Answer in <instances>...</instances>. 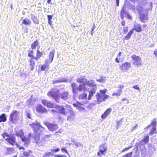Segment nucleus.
I'll return each mask as SVG.
<instances>
[{
    "mask_svg": "<svg viewBox=\"0 0 157 157\" xmlns=\"http://www.w3.org/2000/svg\"><path fill=\"white\" fill-rule=\"evenodd\" d=\"M31 18L32 20L34 23L37 24H39V21L38 20L37 17H35L34 15H31Z\"/></svg>",
    "mask_w": 157,
    "mask_h": 157,
    "instance_id": "obj_24",
    "label": "nucleus"
},
{
    "mask_svg": "<svg viewBox=\"0 0 157 157\" xmlns=\"http://www.w3.org/2000/svg\"><path fill=\"white\" fill-rule=\"evenodd\" d=\"M38 42L37 40H36V41L34 42L33 44H31V48L33 49H34L36 48V47L38 45Z\"/></svg>",
    "mask_w": 157,
    "mask_h": 157,
    "instance_id": "obj_34",
    "label": "nucleus"
},
{
    "mask_svg": "<svg viewBox=\"0 0 157 157\" xmlns=\"http://www.w3.org/2000/svg\"><path fill=\"white\" fill-rule=\"evenodd\" d=\"M22 23L24 25H30L31 24V21L30 19L28 18L24 19L22 21Z\"/></svg>",
    "mask_w": 157,
    "mask_h": 157,
    "instance_id": "obj_22",
    "label": "nucleus"
},
{
    "mask_svg": "<svg viewBox=\"0 0 157 157\" xmlns=\"http://www.w3.org/2000/svg\"><path fill=\"white\" fill-rule=\"evenodd\" d=\"M16 135L17 136H19L21 138L23 136V132L22 130H20L19 132L16 133Z\"/></svg>",
    "mask_w": 157,
    "mask_h": 157,
    "instance_id": "obj_40",
    "label": "nucleus"
},
{
    "mask_svg": "<svg viewBox=\"0 0 157 157\" xmlns=\"http://www.w3.org/2000/svg\"><path fill=\"white\" fill-rule=\"evenodd\" d=\"M146 144L142 140H141L139 141V143H138V146L141 150L142 148H144V145Z\"/></svg>",
    "mask_w": 157,
    "mask_h": 157,
    "instance_id": "obj_28",
    "label": "nucleus"
},
{
    "mask_svg": "<svg viewBox=\"0 0 157 157\" xmlns=\"http://www.w3.org/2000/svg\"><path fill=\"white\" fill-rule=\"evenodd\" d=\"M127 18L129 19H131L132 18L131 15L128 14H127Z\"/></svg>",
    "mask_w": 157,
    "mask_h": 157,
    "instance_id": "obj_60",
    "label": "nucleus"
},
{
    "mask_svg": "<svg viewBox=\"0 0 157 157\" xmlns=\"http://www.w3.org/2000/svg\"><path fill=\"white\" fill-rule=\"evenodd\" d=\"M96 90L94 88H93L91 90L89 91L88 97L87 99L88 100H90L94 94H95Z\"/></svg>",
    "mask_w": 157,
    "mask_h": 157,
    "instance_id": "obj_17",
    "label": "nucleus"
},
{
    "mask_svg": "<svg viewBox=\"0 0 157 157\" xmlns=\"http://www.w3.org/2000/svg\"><path fill=\"white\" fill-rule=\"evenodd\" d=\"M53 155V153L52 151L51 152H47L46 153V154L44 155L43 157H50L51 156H52Z\"/></svg>",
    "mask_w": 157,
    "mask_h": 157,
    "instance_id": "obj_37",
    "label": "nucleus"
},
{
    "mask_svg": "<svg viewBox=\"0 0 157 157\" xmlns=\"http://www.w3.org/2000/svg\"><path fill=\"white\" fill-rule=\"evenodd\" d=\"M23 154L24 156L26 157H28L30 155L29 151H24Z\"/></svg>",
    "mask_w": 157,
    "mask_h": 157,
    "instance_id": "obj_45",
    "label": "nucleus"
},
{
    "mask_svg": "<svg viewBox=\"0 0 157 157\" xmlns=\"http://www.w3.org/2000/svg\"><path fill=\"white\" fill-rule=\"evenodd\" d=\"M27 117H28L29 118V119L31 118L30 114V113H27Z\"/></svg>",
    "mask_w": 157,
    "mask_h": 157,
    "instance_id": "obj_63",
    "label": "nucleus"
},
{
    "mask_svg": "<svg viewBox=\"0 0 157 157\" xmlns=\"http://www.w3.org/2000/svg\"><path fill=\"white\" fill-rule=\"evenodd\" d=\"M132 152H131L124 155L123 157H132Z\"/></svg>",
    "mask_w": 157,
    "mask_h": 157,
    "instance_id": "obj_43",
    "label": "nucleus"
},
{
    "mask_svg": "<svg viewBox=\"0 0 157 157\" xmlns=\"http://www.w3.org/2000/svg\"><path fill=\"white\" fill-rule=\"evenodd\" d=\"M51 151H52L53 153L54 152H58L60 150V149L59 148H57L56 149H51Z\"/></svg>",
    "mask_w": 157,
    "mask_h": 157,
    "instance_id": "obj_51",
    "label": "nucleus"
},
{
    "mask_svg": "<svg viewBox=\"0 0 157 157\" xmlns=\"http://www.w3.org/2000/svg\"><path fill=\"white\" fill-rule=\"evenodd\" d=\"M140 19L142 22H144V20H147V19L146 16L144 14H141L140 15Z\"/></svg>",
    "mask_w": 157,
    "mask_h": 157,
    "instance_id": "obj_31",
    "label": "nucleus"
},
{
    "mask_svg": "<svg viewBox=\"0 0 157 157\" xmlns=\"http://www.w3.org/2000/svg\"><path fill=\"white\" fill-rule=\"evenodd\" d=\"M116 2L117 6H118L119 4V0H116Z\"/></svg>",
    "mask_w": 157,
    "mask_h": 157,
    "instance_id": "obj_64",
    "label": "nucleus"
},
{
    "mask_svg": "<svg viewBox=\"0 0 157 157\" xmlns=\"http://www.w3.org/2000/svg\"><path fill=\"white\" fill-rule=\"evenodd\" d=\"M71 86L73 93L75 94H77L76 91L77 90V87L78 86L77 84L74 83H72L71 84Z\"/></svg>",
    "mask_w": 157,
    "mask_h": 157,
    "instance_id": "obj_21",
    "label": "nucleus"
},
{
    "mask_svg": "<svg viewBox=\"0 0 157 157\" xmlns=\"http://www.w3.org/2000/svg\"><path fill=\"white\" fill-rule=\"evenodd\" d=\"M45 124L47 127L48 129L51 131H55L59 128L58 125L56 124L46 122L45 123Z\"/></svg>",
    "mask_w": 157,
    "mask_h": 157,
    "instance_id": "obj_7",
    "label": "nucleus"
},
{
    "mask_svg": "<svg viewBox=\"0 0 157 157\" xmlns=\"http://www.w3.org/2000/svg\"><path fill=\"white\" fill-rule=\"evenodd\" d=\"M106 91V90H100V92L101 93V94H102V95H105V93Z\"/></svg>",
    "mask_w": 157,
    "mask_h": 157,
    "instance_id": "obj_52",
    "label": "nucleus"
},
{
    "mask_svg": "<svg viewBox=\"0 0 157 157\" xmlns=\"http://www.w3.org/2000/svg\"><path fill=\"white\" fill-rule=\"evenodd\" d=\"M48 96H50L54 99L57 102H59L60 98L64 100H66L69 98V95L68 92H64L61 93L60 95H58V92L57 90L52 89L51 91L48 94Z\"/></svg>",
    "mask_w": 157,
    "mask_h": 157,
    "instance_id": "obj_2",
    "label": "nucleus"
},
{
    "mask_svg": "<svg viewBox=\"0 0 157 157\" xmlns=\"http://www.w3.org/2000/svg\"><path fill=\"white\" fill-rule=\"evenodd\" d=\"M74 105L80 112H84L85 111V108L82 106V105L80 102H78L77 103V105L74 104Z\"/></svg>",
    "mask_w": 157,
    "mask_h": 157,
    "instance_id": "obj_11",
    "label": "nucleus"
},
{
    "mask_svg": "<svg viewBox=\"0 0 157 157\" xmlns=\"http://www.w3.org/2000/svg\"><path fill=\"white\" fill-rule=\"evenodd\" d=\"M156 127H152L149 134L151 135H153V134H154L155 132L156 131Z\"/></svg>",
    "mask_w": 157,
    "mask_h": 157,
    "instance_id": "obj_41",
    "label": "nucleus"
},
{
    "mask_svg": "<svg viewBox=\"0 0 157 157\" xmlns=\"http://www.w3.org/2000/svg\"><path fill=\"white\" fill-rule=\"evenodd\" d=\"M112 109L111 108L108 109L102 114L101 116V117L102 119H104L107 117L110 114V113L111 112Z\"/></svg>",
    "mask_w": 157,
    "mask_h": 157,
    "instance_id": "obj_13",
    "label": "nucleus"
},
{
    "mask_svg": "<svg viewBox=\"0 0 157 157\" xmlns=\"http://www.w3.org/2000/svg\"><path fill=\"white\" fill-rule=\"evenodd\" d=\"M2 137L9 143L12 145L16 144L15 138L14 137L10 136L7 132H5L2 135Z\"/></svg>",
    "mask_w": 157,
    "mask_h": 157,
    "instance_id": "obj_3",
    "label": "nucleus"
},
{
    "mask_svg": "<svg viewBox=\"0 0 157 157\" xmlns=\"http://www.w3.org/2000/svg\"><path fill=\"white\" fill-rule=\"evenodd\" d=\"M105 95H102V94H100L98 93H97L96 95V97L97 99V102L98 103H99L102 102V100L104 97Z\"/></svg>",
    "mask_w": 157,
    "mask_h": 157,
    "instance_id": "obj_14",
    "label": "nucleus"
},
{
    "mask_svg": "<svg viewBox=\"0 0 157 157\" xmlns=\"http://www.w3.org/2000/svg\"><path fill=\"white\" fill-rule=\"evenodd\" d=\"M122 93V91L121 90H118L117 92L116 93H114L112 94V96H116L117 97L121 95Z\"/></svg>",
    "mask_w": 157,
    "mask_h": 157,
    "instance_id": "obj_30",
    "label": "nucleus"
},
{
    "mask_svg": "<svg viewBox=\"0 0 157 157\" xmlns=\"http://www.w3.org/2000/svg\"><path fill=\"white\" fill-rule=\"evenodd\" d=\"M57 109L59 112L61 113L65 116L67 115V113L65 111V109L63 106H59Z\"/></svg>",
    "mask_w": 157,
    "mask_h": 157,
    "instance_id": "obj_19",
    "label": "nucleus"
},
{
    "mask_svg": "<svg viewBox=\"0 0 157 157\" xmlns=\"http://www.w3.org/2000/svg\"><path fill=\"white\" fill-rule=\"evenodd\" d=\"M142 7L140 5H138L136 7V10L138 11L139 13H140V12H141L142 10Z\"/></svg>",
    "mask_w": 157,
    "mask_h": 157,
    "instance_id": "obj_42",
    "label": "nucleus"
},
{
    "mask_svg": "<svg viewBox=\"0 0 157 157\" xmlns=\"http://www.w3.org/2000/svg\"><path fill=\"white\" fill-rule=\"evenodd\" d=\"M42 103L43 105H46L48 107L53 108L54 106V105L51 103L50 101L47 100H42Z\"/></svg>",
    "mask_w": 157,
    "mask_h": 157,
    "instance_id": "obj_10",
    "label": "nucleus"
},
{
    "mask_svg": "<svg viewBox=\"0 0 157 157\" xmlns=\"http://www.w3.org/2000/svg\"><path fill=\"white\" fill-rule=\"evenodd\" d=\"M36 111L40 113H47V109L41 105H39L36 107Z\"/></svg>",
    "mask_w": 157,
    "mask_h": 157,
    "instance_id": "obj_9",
    "label": "nucleus"
},
{
    "mask_svg": "<svg viewBox=\"0 0 157 157\" xmlns=\"http://www.w3.org/2000/svg\"><path fill=\"white\" fill-rule=\"evenodd\" d=\"M14 152L13 148H8L7 149V153L9 154H10Z\"/></svg>",
    "mask_w": 157,
    "mask_h": 157,
    "instance_id": "obj_35",
    "label": "nucleus"
},
{
    "mask_svg": "<svg viewBox=\"0 0 157 157\" xmlns=\"http://www.w3.org/2000/svg\"><path fill=\"white\" fill-rule=\"evenodd\" d=\"M125 8L124 7V5L123 6L122 10L121 11V14L122 18L124 17V14L125 13Z\"/></svg>",
    "mask_w": 157,
    "mask_h": 157,
    "instance_id": "obj_38",
    "label": "nucleus"
},
{
    "mask_svg": "<svg viewBox=\"0 0 157 157\" xmlns=\"http://www.w3.org/2000/svg\"><path fill=\"white\" fill-rule=\"evenodd\" d=\"M79 98L82 99H86L87 98V94L86 93H82L79 95Z\"/></svg>",
    "mask_w": 157,
    "mask_h": 157,
    "instance_id": "obj_32",
    "label": "nucleus"
},
{
    "mask_svg": "<svg viewBox=\"0 0 157 157\" xmlns=\"http://www.w3.org/2000/svg\"><path fill=\"white\" fill-rule=\"evenodd\" d=\"M85 85H87L90 87H92L94 86V82L93 80L87 81L85 83Z\"/></svg>",
    "mask_w": 157,
    "mask_h": 157,
    "instance_id": "obj_25",
    "label": "nucleus"
},
{
    "mask_svg": "<svg viewBox=\"0 0 157 157\" xmlns=\"http://www.w3.org/2000/svg\"><path fill=\"white\" fill-rule=\"evenodd\" d=\"M77 89L79 92H84L89 90V88L86 86L85 84H80L77 87Z\"/></svg>",
    "mask_w": 157,
    "mask_h": 157,
    "instance_id": "obj_8",
    "label": "nucleus"
},
{
    "mask_svg": "<svg viewBox=\"0 0 157 157\" xmlns=\"http://www.w3.org/2000/svg\"><path fill=\"white\" fill-rule=\"evenodd\" d=\"M156 121L155 120L153 121L150 124V125L148 126L147 128H151V127H156Z\"/></svg>",
    "mask_w": 157,
    "mask_h": 157,
    "instance_id": "obj_36",
    "label": "nucleus"
},
{
    "mask_svg": "<svg viewBox=\"0 0 157 157\" xmlns=\"http://www.w3.org/2000/svg\"><path fill=\"white\" fill-rule=\"evenodd\" d=\"M145 143L147 144L149 141V136H144L143 139L142 140Z\"/></svg>",
    "mask_w": 157,
    "mask_h": 157,
    "instance_id": "obj_33",
    "label": "nucleus"
},
{
    "mask_svg": "<svg viewBox=\"0 0 157 157\" xmlns=\"http://www.w3.org/2000/svg\"><path fill=\"white\" fill-rule=\"evenodd\" d=\"M75 146L77 147H79L83 146V145H82V144L79 142L75 143Z\"/></svg>",
    "mask_w": 157,
    "mask_h": 157,
    "instance_id": "obj_46",
    "label": "nucleus"
},
{
    "mask_svg": "<svg viewBox=\"0 0 157 157\" xmlns=\"http://www.w3.org/2000/svg\"><path fill=\"white\" fill-rule=\"evenodd\" d=\"M132 59V63L135 66L140 67L142 63V60L140 57L136 55H133L131 56Z\"/></svg>",
    "mask_w": 157,
    "mask_h": 157,
    "instance_id": "obj_4",
    "label": "nucleus"
},
{
    "mask_svg": "<svg viewBox=\"0 0 157 157\" xmlns=\"http://www.w3.org/2000/svg\"><path fill=\"white\" fill-rule=\"evenodd\" d=\"M33 50H30L29 52L28 56L29 57H32L33 54Z\"/></svg>",
    "mask_w": 157,
    "mask_h": 157,
    "instance_id": "obj_49",
    "label": "nucleus"
},
{
    "mask_svg": "<svg viewBox=\"0 0 157 157\" xmlns=\"http://www.w3.org/2000/svg\"><path fill=\"white\" fill-rule=\"evenodd\" d=\"M61 151L63 152H65L67 154H68V152L67 151L65 148H62L61 149Z\"/></svg>",
    "mask_w": 157,
    "mask_h": 157,
    "instance_id": "obj_53",
    "label": "nucleus"
},
{
    "mask_svg": "<svg viewBox=\"0 0 157 157\" xmlns=\"http://www.w3.org/2000/svg\"><path fill=\"white\" fill-rule=\"evenodd\" d=\"M106 78L104 76H102L99 79H97V81L102 83L105 82V81Z\"/></svg>",
    "mask_w": 157,
    "mask_h": 157,
    "instance_id": "obj_39",
    "label": "nucleus"
},
{
    "mask_svg": "<svg viewBox=\"0 0 157 157\" xmlns=\"http://www.w3.org/2000/svg\"><path fill=\"white\" fill-rule=\"evenodd\" d=\"M19 113L16 110H13L10 116L9 121L13 123L17 119Z\"/></svg>",
    "mask_w": 157,
    "mask_h": 157,
    "instance_id": "obj_6",
    "label": "nucleus"
},
{
    "mask_svg": "<svg viewBox=\"0 0 157 157\" xmlns=\"http://www.w3.org/2000/svg\"><path fill=\"white\" fill-rule=\"evenodd\" d=\"M133 31L134 29H132L131 31L129 32L127 35L125 36L124 39L125 40L129 39L130 38L131 35L133 33Z\"/></svg>",
    "mask_w": 157,
    "mask_h": 157,
    "instance_id": "obj_29",
    "label": "nucleus"
},
{
    "mask_svg": "<svg viewBox=\"0 0 157 157\" xmlns=\"http://www.w3.org/2000/svg\"><path fill=\"white\" fill-rule=\"evenodd\" d=\"M107 146L105 143L100 145L99 147V151L97 153L98 156L99 157H101V155H105V152L107 151Z\"/></svg>",
    "mask_w": 157,
    "mask_h": 157,
    "instance_id": "obj_5",
    "label": "nucleus"
},
{
    "mask_svg": "<svg viewBox=\"0 0 157 157\" xmlns=\"http://www.w3.org/2000/svg\"><path fill=\"white\" fill-rule=\"evenodd\" d=\"M134 28L132 29H134V31L135 30L136 32H139L141 31L142 30L141 26L139 24H134Z\"/></svg>",
    "mask_w": 157,
    "mask_h": 157,
    "instance_id": "obj_15",
    "label": "nucleus"
},
{
    "mask_svg": "<svg viewBox=\"0 0 157 157\" xmlns=\"http://www.w3.org/2000/svg\"><path fill=\"white\" fill-rule=\"evenodd\" d=\"M54 157H67V156L64 155H56L54 156Z\"/></svg>",
    "mask_w": 157,
    "mask_h": 157,
    "instance_id": "obj_54",
    "label": "nucleus"
},
{
    "mask_svg": "<svg viewBox=\"0 0 157 157\" xmlns=\"http://www.w3.org/2000/svg\"><path fill=\"white\" fill-rule=\"evenodd\" d=\"M130 148V147H127V148H124V149L123 150H122V152H124L126 150H128V149H129Z\"/></svg>",
    "mask_w": 157,
    "mask_h": 157,
    "instance_id": "obj_62",
    "label": "nucleus"
},
{
    "mask_svg": "<svg viewBox=\"0 0 157 157\" xmlns=\"http://www.w3.org/2000/svg\"><path fill=\"white\" fill-rule=\"evenodd\" d=\"M47 17H48V21H50L51 20L52 18V15H48Z\"/></svg>",
    "mask_w": 157,
    "mask_h": 157,
    "instance_id": "obj_57",
    "label": "nucleus"
},
{
    "mask_svg": "<svg viewBox=\"0 0 157 157\" xmlns=\"http://www.w3.org/2000/svg\"><path fill=\"white\" fill-rule=\"evenodd\" d=\"M39 58L37 56V57H35L34 56H33L32 57V58L31 59H33H33H35L37 60L39 59Z\"/></svg>",
    "mask_w": 157,
    "mask_h": 157,
    "instance_id": "obj_58",
    "label": "nucleus"
},
{
    "mask_svg": "<svg viewBox=\"0 0 157 157\" xmlns=\"http://www.w3.org/2000/svg\"><path fill=\"white\" fill-rule=\"evenodd\" d=\"M154 54L155 55V56L157 57V49H155L154 52Z\"/></svg>",
    "mask_w": 157,
    "mask_h": 157,
    "instance_id": "obj_61",
    "label": "nucleus"
},
{
    "mask_svg": "<svg viewBox=\"0 0 157 157\" xmlns=\"http://www.w3.org/2000/svg\"><path fill=\"white\" fill-rule=\"evenodd\" d=\"M43 53L42 52H40L39 50H38L37 52L36 56L39 58H40L42 55Z\"/></svg>",
    "mask_w": 157,
    "mask_h": 157,
    "instance_id": "obj_44",
    "label": "nucleus"
},
{
    "mask_svg": "<svg viewBox=\"0 0 157 157\" xmlns=\"http://www.w3.org/2000/svg\"><path fill=\"white\" fill-rule=\"evenodd\" d=\"M6 120V114L5 113L2 114L0 116V123L5 122Z\"/></svg>",
    "mask_w": 157,
    "mask_h": 157,
    "instance_id": "obj_23",
    "label": "nucleus"
},
{
    "mask_svg": "<svg viewBox=\"0 0 157 157\" xmlns=\"http://www.w3.org/2000/svg\"><path fill=\"white\" fill-rule=\"evenodd\" d=\"M130 63L129 62H125L123 63L121 67L122 70H128L130 67Z\"/></svg>",
    "mask_w": 157,
    "mask_h": 157,
    "instance_id": "obj_12",
    "label": "nucleus"
},
{
    "mask_svg": "<svg viewBox=\"0 0 157 157\" xmlns=\"http://www.w3.org/2000/svg\"><path fill=\"white\" fill-rule=\"evenodd\" d=\"M119 90H121V91H122V90L123 89L124 87V86L123 85H120L119 86Z\"/></svg>",
    "mask_w": 157,
    "mask_h": 157,
    "instance_id": "obj_59",
    "label": "nucleus"
},
{
    "mask_svg": "<svg viewBox=\"0 0 157 157\" xmlns=\"http://www.w3.org/2000/svg\"><path fill=\"white\" fill-rule=\"evenodd\" d=\"M132 88L134 89H136L137 90H140V88L137 85H135V86H133Z\"/></svg>",
    "mask_w": 157,
    "mask_h": 157,
    "instance_id": "obj_56",
    "label": "nucleus"
},
{
    "mask_svg": "<svg viewBox=\"0 0 157 157\" xmlns=\"http://www.w3.org/2000/svg\"><path fill=\"white\" fill-rule=\"evenodd\" d=\"M86 79L83 77L81 76L79 78H78L77 80V82L78 83H82L85 84L86 81Z\"/></svg>",
    "mask_w": 157,
    "mask_h": 157,
    "instance_id": "obj_20",
    "label": "nucleus"
},
{
    "mask_svg": "<svg viewBox=\"0 0 157 157\" xmlns=\"http://www.w3.org/2000/svg\"><path fill=\"white\" fill-rule=\"evenodd\" d=\"M21 138L23 142H25L24 143V145L25 146H27L28 144V142L29 141V138H26L23 136Z\"/></svg>",
    "mask_w": 157,
    "mask_h": 157,
    "instance_id": "obj_26",
    "label": "nucleus"
},
{
    "mask_svg": "<svg viewBox=\"0 0 157 157\" xmlns=\"http://www.w3.org/2000/svg\"><path fill=\"white\" fill-rule=\"evenodd\" d=\"M29 125L34 130L33 139L35 143L39 146L44 145L48 141L50 140V138L51 137V135H44L40 139V136L44 134L45 130V128L40 125L39 122L36 121L30 124Z\"/></svg>",
    "mask_w": 157,
    "mask_h": 157,
    "instance_id": "obj_1",
    "label": "nucleus"
},
{
    "mask_svg": "<svg viewBox=\"0 0 157 157\" xmlns=\"http://www.w3.org/2000/svg\"><path fill=\"white\" fill-rule=\"evenodd\" d=\"M35 65V62L33 59H31L30 60V66L31 70L32 71L34 68Z\"/></svg>",
    "mask_w": 157,
    "mask_h": 157,
    "instance_id": "obj_27",
    "label": "nucleus"
},
{
    "mask_svg": "<svg viewBox=\"0 0 157 157\" xmlns=\"http://www.w3.org/2000/svg\"><path fill=\"white\" fill-rule=\"evenodd\" d=\"M64 82L63 80V79H59L56 80L55 82H54V83H58V82Z\"/></svg>",
    "mask_w": 157,
    "mask_h": 157,
    "instance_id": "obj_55",
    "label": "nucleus"
},
{
    "mask_svg": "<svg viewBox=\"0 0 157 157\" xmlns=\"http://www.w3.org/2000/svg\"><path fill=\"white\" fill-rule=\"evenodd\" d=\"M109 96L107 95L106 94H105L104 96V97L102 100V101H105V100L108 98L109 97Z\"/></svg>",
    "mask_w": 157,
    "mask_h": 157,
    "instance_id": "obj_48",
    "label": "nucleus"
},
{
    "mask_svg": "<svg viewBox=\"0 0 157 157\" xmlns=\"http://www.w3.org/2000/svg\"><path fill=\"white\" fill-rule=\"evenodd\" d=\"M70 115L67 116V120L69 121H71L74 119L75 117V114L72 111H70Z\"/></svg>",
    "mask_w": 157,
    "mask_h": 157,
    "instance_id": "obj_16",
    "label": "nucleus"
},
{
    "mask_svg": "<svg viewBox=\"0 0 157 157\" xmlns=\"http://www.w3.org/2000/svg\"><path fill=\"white\" fill-rule=\"evenodd\" d=\"M54 55V51H51L49 53V59L47 60V62L51 63L53 60Z\"/></svg>",
    "mask_w": 157,
    "mask_h": 157,
    "instance_id": "obj_18",
    "label": "nucleus"
},
{
    "mask_svg": "<svg viewBox=\"0 0 157 157\" xmlns=\"http://www.w3.org/2000/svg\"><path fill=\"white\" fill-rule=\"evenodd\" d=\"M128 27H125L123 28V31L124 33H125L128 32Z\"/></svg>",
    "mask_w": 157,
    "mask_h": 157,
    "instance_id": "obj_50",
    "label": "nucleus"
},
{
    "mask_svg": "<svg viewBox=\"0 0 157 157\" xmlns=\"http://www.w3.org/2000/svg\"><path fill=\"white\" fill-rule=\"evenodd\" d=\"M47 67V65L45 64L42 65L41 68V71H44L45 70Z\"/></svg>",
    "mask_w": 157,
    "mask_h": 157,
    "instance_id": "obj_47",
    "label": "nucleus"
}]
</instances>
